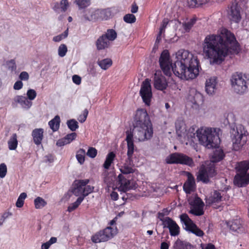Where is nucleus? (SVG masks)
I'll list each match as a JSON object with an SVG mask.
<instances>
[{"instance_id":"obj_1","label":"nucleus","mask_w":249,"mask_h":249,"mask_svg":"<svg viewBox=\"0 0 249 249\" xmlns=\"http://www.w3.org/2000/svg\"><path fill=\"white\" fill-rule=\"evenodd\" d=\"M176 60L173 65L168 50L161 53L159 63L165 75L170 76L172 71L182 79H193L199 74V62L197 56L188 51L181 50L176 54Z\"/></svg>"},{"instance_id":"obj_2","label":"nucleus","mask_w":249,"mask_h":249,"mask_svg":"<svg viewBox=\"0 0 249 249\" xmlns=\"http://www.w3.org/2000/svg\"><path fill=\"white\" fill-rule=\"evenodd\" d=\"M238 43L233 34L225 28L220 35H207L202 44L203 52L211 65H220L230 53L238 52Z\"/></svg>"},{"instance_id":"obj_3","label":"nucleus","mask_w":249,"mask_h":249,"mask_svg":"<svg viewBox=\"0 0 249 249\" xmlns=\"http://www.w3.org/2000/svg\"><path fill=\"white\" fill-rule=\"evenodd\" d=\"M200 143L208 148L215 147L220 143V138L215 128L201 127L196 131Z\"/></svg>"},{"instance_id":"obj_4","label":"nucleus","mask_w":249,"mask_h":249,"mask_svg":"<svg viewBox=\"0 0 249 249\" xmlns=\"http://www.w3.org/2000/svg\"><path fill=\"white\" fill-rule=\"evenodd\" d=\"M230 81L232 89L236 94L243 95L248 91L249 83L245 74L235 72L231 75Z\"/></svg>"},{"instance_id":"obj_5","label":"nucleus","mask_w":249,"mask_h":249,"mask_svg":"<svg viewBox=\"0 0 249 249\" xmlns=\"http://www.w3.org/2000/svg\"><path fill=\"white\" fill-rule=\"evenodd\" d=\"M125 141L127 142V159L125 160L124 165L120 168V171L123 174H128L134 172L133 161L132 160L134 152V144L133 141V136L130 132L127 133Z\"/></svg>"},{"instance_id":"obj_6","label":"nucleus","mask_w":249,"mask_h":249,"mask_svg":"<svg viewBox=\"0 0 249 249\" xmlns=\"http://www.w3.org/2000/svg\"><path fill=\"white\" fill-rule=\"evenodd\" d=\"M231 133L233 149L237 151L247 141V131L243 125L239 124L231 130Z\"/></svg>"},{"instance_id":"obj_7","label":"nucleus","mask_w":249,"mask_h":249,"mask_svg":"<svg viewBox=\"0 0 249 249\" xmlns=\"http://www.w3.org/2000/svg\"><path fill=\"white\" fill-rule=\"evenodd\" d=\"M127 132H130L134 138L139 141L144 142L150 140L153 136V129L152 124H142L141 125L134 126L133 131L127 130ZM134 142V140H133Z\"/></svg>"},{"instance_id":"obj_8","label":"nucleus","mask_w":249,"mask_h":249,"mask_svg":"<svg viewBox=\"0 0 249 249\" xmlns=\"http://www.w3.org/2000/svg\"><path fill=\"white\" fill-rule=\"evenodd\" d=\"M89 182L88 179L75 180L73 184L72 193L76 196L83 197L84 199L94 189L93 186L88 185Z\"/></svg>"},{"instance_id":"obj_9","label":"nucleus","mask_w":249,"mask_h":249,"mask_svg":"<svg viewBox=\"0 0 249 249\" xmlns=\"http://www.w3.org/2000/svg\"><path fill=\"white\" fill-rule=\"evenodd\" d=\"M117 233V229L107 227L92 236L91 240L95 243L106 242L113 238Z\"/></svg>"},{"instance_id":"obj_10","label":"nucleus","mask_w":249,"mask_h":249,"mask_svg":"<svg viewBox=\"0 0 249 249\" xmlns=\"http://www.w3.org/2000/svg\"><path fill=\"white\" fill-rule=\"evenodd\" d=\"M168 164H185L190 167L195 165L193 159L188 156L181 153L175 152L169 155L166 159Z\"/></svg>"},{"instance_id":"obj_11","label":"nucleus","mask_w":249,"mask_h":249,"mask_svg":"<svg viewBox=\"0 0 249 249\" xmlns=\"http://www.w3.org/2000/svg\"><path fill=\"white\" fill-rule=\"evenodd\" d=\"M175 124L176 133L180 140H189L195 137V134L193 132V129L190 128L187 130L183 121L178 120Z\"/></svg>"},{"instance_id":"obj_12","label":"nucleus","mask_w":249,"mask_h":249,"mask_svg":"<svg viewBox=\"0 0 249 249\" xmlns=\"http://www.w3.org/2000/svg\"><path fill=\"white\" fill-rule=\"evenodd\" d=\"M180 218L184 225V229L186 231L199 237H202L204 235L203 231L192 221L187 214H182L180 215Z\"/></svg>"},{"instance_id":"obj_13","label":"nucleus","mask_w":249,"mask_h":249,"mask_svg":"<svg viewBox=\"0 0 249 249\" xmlns=\"http://www.w3.org/2000/svg\"><path fill=\"white\" fill-rule=\"evenodd\" d=\"M216 174L215 168L213 165L209 167L202 165L198 172L197 179L204 183H208L210 181L209 178L213 177Z\"/></svg>"},{"instance_id":"obj_14","label":"nucleus","mask_w":249,"mask_h":249,"mask_svg":"<svg viewBox=\"0 0 249 249\" xmlns=\"http://www.w3.org/2000/svg\"><path fill=\"white\" fill-rule=\"evenodd\" d=\"M140 94L142 99L143 102L147 106H149L152 96V93L150 80L148 79H146L142 82L141 85Z\"/></svg>"},{"instance_id":"obj_15","label":"nucleus","mask_w":249,"mask_h":249,"mask_svg":"<svg viewBox=\"0 0 249 249\" xmlns=\"http://www.w3.org/2000/svg\"><path fill=\"white\" fill-rule=\"evenodd\" d=\"M191 206L190 213L195 215L200 216L204 214V202L198 197H195L189 202Z\"/></svg>"},{"instance_id":"obj_16","label":"nucleus","mask_w":249,"mask_h":249,"mask_svg":"<svg viewBox=\"0 0 249 249\" xmlns=\"http://www.w3.org/2000/svg\"><path fill=\"white\" fill-rule=\"evenodd\" d=\"M152 124L149 115L144 109H139L136 111L134 126Z\"/></svg>"},{"instance_id":"obj_17","label":"nucleus","mask_w":249,"mask_h":249,"mask_svg":"<svg viewBox=\"0 0 249 249\" xmlns=\"http://www.w3.org/2000/svg\"><path fill=\"white\" fill-rule=\"evenodd\" d=\"M118 178L119 191L126 192L129 190L135 189L136 188V183L134 181L126 179L122 174H120Z\"/></svg>"},{"instance_id":"obj_18","label":"nucleus","mask_w":249,"mask_h":249,"mask_svg":"<svg viewBox=\"0 0 249 249\" xmlns=\"http://www.w3.org/2000/svg\"><path fill=\"white\" fill-rule=\"evenodd\" d=\"M167 85V82L165 77L161 75L160 71H157L154 74V87L158 90H163L166 89Z\"/></svg>"},{"instance_id":"obj_19","label":"nucleus","mask_w":249,"mask_h":249,"mask_svg":"<svg viewBox=\"0 0 249 249\" xmlns=\"http://www.w3.org/2000/svg\"><path fill=\"white\" fill-rule=\"evenodd\" d=\"M164 228H168L170 234L172 236H178L179 234V227L176 222L171 218H167L165 221V225L163 226Z\"/></svg>"},{"instance_id":"obj_20","label":"nucleus","mask_w":249,"mask_h":249,"mask_svg":"<svg viewBox=\"0 0 249 249\" xmlns=\"http://www.w3.org/2000/svg\"><path fill=\"white\" fill-rule=\"evenodd\" d=\"M231 20L238 23L240 21L241 17L240 10L237 3H232L228 13Z\"/></svg>"},{"instance_id":"obj_21","label":"nucleus","mask_w":249,"mask_h":249,"mask_svg":"<svg viewBox=\"0 0 249 249\" xmlns=\"http://www.w3.org/2000/svg\"><path fill=\"white\" fill-rule=\"evenodd\" d=\"M227 225L232 231L239 232L243 231L242 220L238 217L227 222Z\"/></svg>"},{"instance_id":"obj_22","label":"nucleus","mask_w":249,"mask_h":249,"mask_svg":"<svg viewBox=\"0 0 249 249\" xmlns=\"http://www.w3.org/2000/svg\"><path fill=\"white\" fill-rule=\"evenodd\" d=\"M234 183L239 187L246 186L249 183V174L238 173L234 177Z\"/></svg>"},{"instance_id":"obj_23","label":"nucleus","mask_w":249,"mask_h":249,"mask_svg":"<svg viewBox=\"0 0 249 249\" xmlns=\"http://www.w3.org/2000/svg\"><path fill=\"white\" fill-rule=\"evenodd\" d=\"M217 84L216 77H212L207 79L205 83V90L210 95H213L216 91Z\"/></svg>"},{"instance_id":"obj_24","label":"nucleus","mask_w":249,"mask_h":249,"mask_svg":"<svg viewBox=\"0 0 249 249\" xmlns=\"http://www.w3.org/2000/svg\"><path fill=\"white\" fill-rule=\"evenodd\" d=\"M188 100L193 104L199 105L203 102L202 95L195 89H192L188 96Z\"/></svg>"},{"instance_id":"obj_25","label":"nucleus","mask_w":249,"mask_h":249,"mask_svg":"<svg viewBox=\"0 0 249 249\" xmlns=\"http://www.w3.org/2000/svg\"><path fill=\"white\" fill-rule=\"evenodd\" d=\"M195 187L194 178L191 174H189L187 180L183 185V190L186 194H191L194 191Z\"/></svg>"},{"instance_id":"obj_26","label":"nucleus","mask_w":249,"mask_h":249,"mask_svg":"<svg viewBox=\"0 0 249 249\" xmlns=\"http://www.w3.org/2000/svg\"><path fill=\"white\" fill-rule=\"evenodd\" d=\"M223 200V197L221 193L214 191L211 195L206 198V202L207 204L212 205L214 203H218Z\"/></svg>"},{"instance_id":"obj_27","label":"nucleus","mask_w":249,"mask_h":249,"mask_svg":"<svg viewBox=\"0 0 249 249\" xmlns=\"http://www.w3.org/2000/svg\"><path fill=\"white\" fill-rule=\"evenodd\" d=\"M95 44L98 50H102L109 48L111 42L105 37V36L102 35L97 39Z\"/></svg>"},{"instance_id":"obj_28","label":"nucleus","mask_w":249,"mask_h":249,"mask_svg":"<svg viewBox=\"0 0 249 249\" xmlns=\"http://www.w3.org/2000/svg\"><path fill=\"white\" fill-rule=\"evenodd\" d=\"M15 101L20 104L21 107L26 109H28L32 105V102L29 101L26 97L18 95L15 98Z\"/></svg>"},{"instance_id":"obj_29","label":"nucleus","mask_w":249,"mask_h":249,"mask_svg":"<svg viewBox=\"0 0 249 249\" xmlns=\"http://www.w3.org/2000/svg\"><path fill=\"white\" fill-rule=\"evenodd\" d=\"M77 134L75 132H72L67 134L63 138L59 140L56 142V145L58 146H64L66 144L71 143L72 141L75 139Z\"/></svg>"},{"instance_id":"obj_30","label":"nucleus","mask_w":249,"mask_h":249,"mask_svg":"<svg viewBox=\"0 0 249 249\" xmlns=\"http://www.w3.org/2000/svg\"><path fill=\"white\" fill-rule=\"evenodd\" d=\"M32 135L33 137L34 142L36 145H39L43 137V129L42 128H36L33 130Z\"/></svg>"},{"instance_id":"obj_31","label":"nucleus","mask_w":249,"mask_h":249,"mask_svg":"<svg viewBox=\"0 0 249 249\" xmlns=\"http://www.w3.org/2000/svg\"><path fill=\"white\" fill-rule=\"evenodd\" d=\"M99 10L89 9L85 12L84 17L85 18L89 21H92L99 18Z\"/></svg>"},{"instance_id":"obj_32","label":"nucleus","mask_w":249,"mask_h":249,"mask_svg":"<svg viewBox=\"0 0 249 249\" xmlns=\"http://www.w3.org/2000/svg\"><path fill=\"white\" fill-rule=\"evenodd\" d=\"M192 245L189 242L178 239L173 245L174 249H192Z\"/></svg>"},{"instance_id":"obj_33","label":"nucleus","mask_w":249,"mask_h":249,"mask_svg":"<svg viewBox=\"0 0 249 249\" xmlns=\"http://www.w3.org/2000/svg\"><path fill=\"white\" fill-rule=\"evenodd\" d=\"M224 157L225 154L222 150L216 149L213 154L211 160L213 163L217 162L222 160Z\"/></svg>"},{"instance_id":"obj_34","label":"nucleus","mask_w":249,"mask_h":249,"mask_svg":"<svg viewBox=\"0 0 249 249\" xmlns=\"http://www.w3.org/2000/svg\"><path fill=\"white\" fill-rule=\"evenodd\" d=\"M116 155L113 152H109L106 157V160L103 164V167L106 169H108L113 163Z\"/></svg>"},{"instance_id":"obj_35","label":"nucleus","mask_w":249,"mask_h":249,"mask_svg":"<svg viewBox=\"0 0 249 249\" xmlns=\"http://www.w3.org/2000/svg\"><path fill=\"white\" fill-rule=\"evenodd\" d=\"M237 169L239 173L248 174L247 172L249 169V160H244L239 162Z\"/></svg>"},{"instance_id":"obj_36","label":"nucleus","mask_w":249,"mask_h":249,"mask_svg":"<svg viewBox=\"0 0 249 249\" xmlns=\"http://www.w3.org/2000/svg\"><path fill=\"white\" fill-rule=\"evenodd\" d=\"M99 67L104 70L108 69L112 64V61L110 58H105L98 60L97 62Z\"/></svg>"},{"instance_id":"obj_37","label":"nucleus","mask_w":249,"mask_h":249,"mask_svg":"<svg viewBox=\"0 0 249 249\" xmlns=\"http://www.w3.org/2000/svg\"><path fill=\"white\" fill-rule=\"evenodd\" d=\"M17 135L16 133L13 134L8 141V148L10 150H15L18 146Z\"/></svg>"},{"instance_id":"obj_38","label":"nucleus","mask_w":249,"mask_h":249,"mask_svg":"<svg viewBox=\"0 0 249 249\" xmlns=\"http://www.w3.org/2000/svg\"><path fill=\"white\" fill-rule=\"evenodd\" d=\"M60 122V117L59 116L56 115L49 122V125L53 131H56L59 127Z\"/></svg>"},{"instance_id":"obj_39","label":"nucleus","mask_w":249,"mask_h":249,"mask_svg":"<svg viewBox=\"0 0 249 249\" xmlns=\"http://www.w3.org/2000/svg\"><path fill=\"white\" fill-rule=\"evenodd\" d=\"M103 35L105 36V37L107 38L109 42H111L116 38L117 34L114 30L110 29H107V32Z\"/></svg>"},{"instance_id":"obj_40","label":"nucleus","mask_w":249,"mask_h":249,"mask_svg":"<svg viewBox=\"0 0 249 249\" xmlns=\"http://www.w3.org/2000/svg\"><path fill=\"white\" fill-rule=\"evenodd\" d=\"M86 151L83 149H80L77 151L76 158L80 164H83L85 162Z\"/></svg>"},{"instance_id":"obj_41","label":"nucleus","mask_w":249,"mask_h":249,"mask_svg":"<svg viewBox=\"0 0 249 249\" xmlns=\"http://www.w3.org/2000/svg\"><path fill=\"white\" fill-rule=\"evenodd\" d=\"M34 204L36 209H41L44 207L47 203L42 198L37 197L35 199Z\"/></svg>"},{"instance_id":"obj_42","label":"nucleus","mask_w":249,"mask_h":249,"mask_svg":"<svg viewBox=\"0 0 249 249\" xmlns=\"http://www.w3.org/2000/svg\"><path fill=\"white\" fill-rule=\"evenodd\" d=\"M83 197H79L76 201L71 203L68 208V211L70 212L76 209L83 200Z\"/></svg>"},{"instance_id":"obj_43","label":"nucleus","mask_w":249,"mask_h":249,"mask_svg":"<svg viewBox=\"0 0 249 249\" xmlns=\"http://www.w3.org/2000/svg\"><path fill=\"white\" fill-rule=\"evenodd\" d=\"M67 124L68 128L72 131H75L79 127L78 122L74 119L67 121Z\"/></svg>"},{"instance_id":"obj_44","label":"nucleus","mask_w":249,"mask_h":249,"mask_svg":"<svg viewBox=\"0 0 249 249\" xmlns=\"http://www.w3.org/2000/svg\"><path fill=\"white\" fill-rule=\"evenodd\" d=\"M196 21V18H192L187 22L183 23L182 27L186 32H189Z\"/></svg>"},{"instance_id":"obj_45","label":"nucleus","mask_w":249,"mask_h":249,"mask_svg":"<svg viewBox=\"0 0 249 249\" xmlns=\"http://www.w3.org/2000/svg\"><path fill=\"white\" fill-rule=\"evenodd\" d=\"M209 0H188V4L191 7H197L205 4Z\"/></svg>"},{"instance_id":"obj_46","label":"nucleus","mask_w":249,"mask_h":249,"mask_svg":"<svg viewBox=\"0 0 249 249\" xmlns=\"http://www.w3.org/2000/svg\"><path fill=\"white\" fill-rule=\"evenodd\" d=\"M75 2L79 9H84L90 4L91 0H75Z\"/></svg>"},{"instance_id":"obj_47","label":"nucleus","mask_w":249,"mask_h":249,"mask_svg":"<svg viewBox=\"0 0 249 249\" xmlns=\"http://www.w3.org/2000/svg\"><path fill=\"white\" fill-rule=\"evenodd\" d=\"M27 197V195L25 193H22L18 196L16 202V206L18 208H21L24 204V200Z\"/></svg>"},{"instance_id":"obj_48","label":"nucleus","mask_w":249,"mask_h":249,"mask_svg":"<svg viewBox=\"0 0 249 249\" xmlns=\"http://www.w3.org/2000/svg\"><path fill=\"white\" fill-rule=\"evenodd\" d=\"M69 29L68 28L62 34L58 36H55L53 37V41L54 42H59L63 39L66 38L68 36Z\"/></svg>"},{"instance_id":"obj_49","label":"nucleus","mask_w":249,"mask_h":249,"mask_svg":"<svg viewBox=\"0 0 249 249\" xmlns=\"http://www.w3.org/2000/svg\"><path fill=\"white\" fill-rule=\"evenodd\" d=\"M135 16L132 14H128L124 17V20L128 23H133L136 21Z\"/></svg>"},{"instance_id":"obj_50","label":"nucleus","mask_w":249,"mask_h":249,"mask_svg":"<svg viewBox=\"0 0 249 249\" xmlns=\"http://www.w3.org/2000/svg\"><path fill=\"white\" fill-rule=\"evenodd\" d=\"M68 51L67 47L65 44H61L58 49V53L59 56L62 57L65 56Z\"/></svg>"},{"instance_id":"obj_51","label":"nucleus","mask_w":249,"mask_h":249,"mask_svg":"<svg viewBox=\"0 0 249 249\" xmlns=\"http://www.w3.org/2000/svg\"><path fill=\"white\" fill-rule=\"evenodd\" d=\"M110 15L111 14L110 11L107 10H99V18L107 19L110 17Z\"/></svg>"},{"instance_id":"obj_52","label":"nucleus","mask_w":249,"mask_h":249,"mask_svg":"<svg viewBox=\"0 0 249 249\" xmlns=\"http://www.w3.org/2000/svg\"><path fill=\"white\" fill-rule=\"evenodd\" d=\"M27 99L29 100L32 101L34 100L36 96V92L33 89H29L27 92Z\"/></svg>"},{"instance_id":"obj_53","label":"nucleus","mask_w":249,"mask_h":249,"mask_svg":"<svg viewBox=\"0 0 249 249\" xmlns=\"http://www.w3.org/2000/svg\"><path fill=\"white\" fill-rule=\"evenodd\" d=\"M59 4L61 11L63 12L66 11L69 6V3L68 0H61Z\"/></svg>"},{"instance_id":"obj_54","label":"nucleus","mask_w":249,"mask_h":249,"mask_svg":"<svg viewBox=\"0 0 249 249\" xmlns=\"http://www.w3.org/2000/svg\"><path fill=\"white\" fill-rule=\"evenodd\" d=\"M97 154V150L93 147H89L87 152V155L90 158H95Z\"/></svg>"},{"instance_id":"obj_55","label":"nucleus","mask_w":249,"mask_h":249,"mask_svg":"<svg viewBox=\"0 0 249 249\" xmlns=\"http://www.w3.org/2000/svg\"><path fill=\"white\" fill-rule=\"evenodd\" d=\"M89 111L87 109H84L83 113L79 116L78 117V120L81 123H84L87 118Z\"/></svg>"},{"instance_id":"obj_56","label":"nucleus","mask_w":249,"mask_h":249,"mask_svg":"<svg viewBox=\"0 0 249 249\" xmlns=\"http://www.w3.org/2000/svg\"><path fill=\"white\" fill-rule=\"evenodd\" d=\"M7 173V167L5 163H2L0 164V178H3Z\"/></svg>"},{"instance_id":"obj_57","label":"nucleus","mask_w":249,"mask_h":249,"mask_svg":"<svg viewBox=\"0 0 249 249\" xmlns=\"http://www.w3.org/2000/svg\"><path fill=\"white\" fill-rule=\"evenodd\" d=\"M7 65L8 66V69L12 71H15L17 69L16 62L14 59H11L7 61Z\"/></svg>"},{"instance_id":"obj_58","label":"nucleus","mask_w":249,"mask_h":249,"mask_svg":"<svg viewBox=\"0 0 249 249\" xmlns=\"http://www.w3.org/2000/svg\"><path fill=\"white\" fill-rule=\"evenodd\" d=\"M19 78L21 81H27L29 79V75L26 71H22L19 75Z\"/></svg>"},{"instance_id":"obj_59","label":"nucleus","mask_w":249,"mask_h":249,"mask_svg":"<svg viewBox=\"0 0 249 249\" xmlns=\"http://www.w3.org/2000/svg\"><path fill=\"white\" fill-rule=\"evenodd\" d=\"M168 23V19L167 18H164L163 20H162L161 25L160 28V32H164L165 29L166 28Z\"/></svg>"},{"instance_id":"obj_60","label":"nucleus","mask_w":249,"mask_h":249,"mask_svg":"<svg viewBox=\"0 0 249 249\" xmlns=\"http://www.w3.org/2000/svg\"><path fill=\"white\" fill-rule=\"evenodd\" d=\"M23 87V83L21 80L17 81L14 85V89L15 90H19Z\"/></svg>"},{"instance_id":"obj_61","label":"nucleus","mask_w":249,"mask_h":249,"mask_svg":"<svg viewBox=\"0 0 249 249\" xmlns=\"http://www.w3.org/2000/svg\"><path fill=\"white\" fill-rule=\"evenodd\" d=\"M158 218L162 221L163 226L165 225V221L167 220V218H170L169 217H164V214L161 213H158Z\"/></svg>"},{"instance_id":"obj_62","label":"nucleus","mask_w":249,"mask_h":249,"mask_svg":"<svg viewBox=\"0 0 249 249\" xmlns=\"http://www.w3.org/2000/svg\"><path fill=\"white\" fill-rule=\"evenodd\" d=\"M72 79L73 82L76 85H79L81 82V77L77 75H74Z\"/></svg>"},{"instance_id":"obj_63","label":"nucleus","mask_w":249,"mask_h":249,"mask_svg":"<svg viewBox=\"0 0 249 249\" xmlns=\"http://www.w3.org/2000/svg\"><path fill=\"white\" fill-rule=\"evenodd\" d=\"M202 249H215L214 246L212 244H208L207 245H201Z\"/></svg>"},{"instance_id":"obj_64","label":"nucleus","mask_w":249,"mask_h":249,"mask_svg":"<svg viewBox=\"0 0 249 249\" xmlns=\"http://www.w3.org/2000/svg\"><path fill=\"white\" fill-rule=\"evenodd\" d=\"M45 161L49 162H53L54 160V157L52 155H48L45 157Z\"/></svg>"}]
</instances>
